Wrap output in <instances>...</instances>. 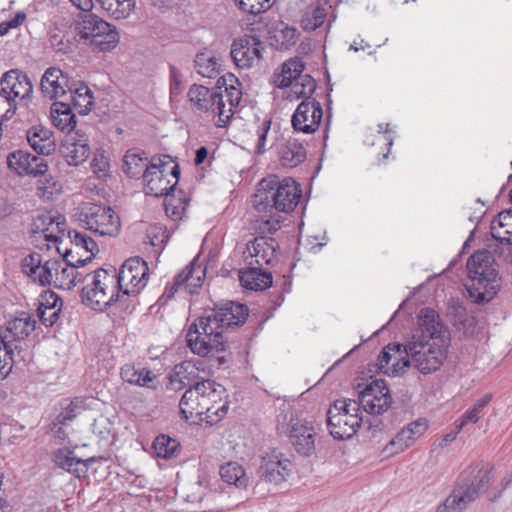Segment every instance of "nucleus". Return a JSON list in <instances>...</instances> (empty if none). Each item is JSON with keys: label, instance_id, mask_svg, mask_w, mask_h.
Listing matches in <instances>:
<instances>
[{"label": "nucleus", "instance_id": "6e6552de", "mask_svg": "<svg viewBox=\"0 0 512 512\" xmlns=\"http://www.w3.org/2000/svg\"><path fill=\"white\" fill-rule=\"evenodd\" d=\"M359 411V404L356 400H336L326 413L330 435L337 440L351 438L362 422Z\"/></svg>", "mask_w": 512, "mask_h": 512}, {"label": "nucleus", "instance_id": "9d476101", "mask_svg": "<svg viewBox=\"0 0 512 512\" xmlns=\"http://www.w3.org/2000/svg\"><path fill=\"white\" fill-rule=\"evenodd\" d=\"M77 35L101 52L110 51L119 42L115 26L95 14H85L76 24Z\"/></svg>", "mask_w": 512, "mask_h": 512}, {"label": "nucleus", "instance_id": "69168bd1", "mask_svg": "<svg viewBox=\"0 0 512 512\" xmlns=\"http://www.w3.org/2000/svg\"><path fill=\"white\" fill-rule=\"evenodd\" d=\"M108 419L105 417H100L96 419L92 424V432L97 434L100 438H106L109 434V429L107 428Z\"/></svg>", "mask_w": 512, "mask_h": 512}, {"label": "nucleus", "instance_id": "f3484780", "mask_svg": "<svg viewBox=\"0 0 512 512\" xmlns=\"http://www.w3.org/2000/svg\"><path fill=\"white\" fill-rule=\"evenodd\" d=\"M263 43L254 36L245 35L233 40L231 58L239 69H249L262 58Z\"/></svg>", "mask_w": 512, "mask_h": 512}, {"label": "nucleus", "instance_id": "4c0bfd02", "mask_svg": "<svg viewBox=\"0 0 512 512\" xmlns=\"http://www.w3.org/2000/svg\"><path fill=\"white\" fill-rule=\"evenodd\" d=\"M53 461L59 468L69 473H76L78 472V465L83 464L88 467V463L92 462L93 458L84 461L76 457L73 451L67 448H60L54 452Z\"/></svg>", "mask_w": 512, "mask_h": 512}, {"label": "nucleus", "instance_id": "72a5a7b5", "mask_svg": "<svg viewBox=\"0 0 512 512\" xmlns=\"http://www.w3.org/2000/svg\"><path fill=\"white\" fill-rule=\"evenodd\" d=\"M404 346L400 343L394 342L389 343L385 346L377 358L378 369L387 375H396L399 372H393L395 368L394 364L398 362V359L405 358Z\"/></svg>", "mask_w": 512, "mask_h": 512}, {"label": "nucleus", "instance_id": "4d7b16f0", "mask_svg": "<svg viewBox=\"0 0 512 512\" xmlns=\"http://www.w3.org/2000/svg\"><path fill=\"white\" fill-rule=\"evenodd\" d=\"M28 170H31L32 173H25V176H43L48 171V164L41 155L35 156L31 154V160H29Z\"/></svg>", "mask_w": 512, "mask_h": 512}, {"label": "nucleus", "instance_id": "e2e57ef3", "mask_svg": "<svg viewBox=\"0 0 512 512\" xmlns=\"http://www.w3.org/2000/svg\"><path fill=\"white\" fill-rule=\"evenodd\" d=\"M510 217L509 213H500L498 220H494L491 224V234L494 238L500 239L501 241H510V238L504 235H501V233L498 231V228L504 227L506 224L504 223V220L506 218Z\"/></svg>", "mask_w": 512, "mask_h": 512}, {"label": "nucleus", "instance_id": "864d4df0", "mask_svg": "<svg viewBox=\"0 0 512 512\" xmlns=\"http://www.w3.org/2000/svg\"><path fill=\"white\" fill-rule=\"evenodd\" d=\"M51 44L57 52H61L63 54L73 52L76 48L75 37H70L69 35H63L62 37L53 35L51 37Z\"/></svg>", "mask_w": 512, "mask_h": 512}, {"label": "nucleus", "instance_id": "3c124183", "mask_svg": "<svg viewBox=\"0 0 512 512\" xmlns=\"http://www.w3.org/2000/svg\"><path fill=\"white\" fill-rule=\"evenodd\" d=\"M17 109L16 102L0 89V120L7 121L13 117Z\"/></svg>", "mask_w": 512, "mask_h": 512}, {"label": "nucleus", "instance_id": "5fc2aeb1", "mask_svg": "<svg viewBox=\"0 0 512 512\" xmlns=\"http://www.w3.org/2000/svg\"><path fill=\"white\" fill-rule=\"evenodd\" d=\"M74 113H60L56 114V116L51 117L52 123L56 128H58L61 131L70 132L72 131L76 126V119H75Z\"/></svg>", "mask_w": 512, "mask_h": 512}, {"label": "nucleus", "instance_id": "c85d7f7f", "mask_svg": "<svg viewBox=\"0 0 512 512\" xmlns=\"http://www.w3.org/2000/svg\"><path fill=\"white\" fill-rule=\"evenodd\" d=\"M257 142L255 146V153L258 155L264 154L269 149L277 148L278 142L281 140L279 137V128L277 125L272 126L271 119H264L256 130Z\"/></svg>", "mask_w": 512, "mask_h": 512}, {"label": "nucleus", "instance_id": "20e7f679", "mask_svg": "<svg viewBox=\"0 0 512 512\" xmlns=\"http://www.w3.org/2000/svg\"><path fill=\"white\" fill-rule=\"evenodd\" d=\"M277 241L272 237L258 236L246 245L243 252L248 267L239 271L241 285L250 290H264L272 285V275L262 269L276 260Z\"/></svg>", "mask_w": 512, "mask_h": 512}, {"label": "nucleus", "instance_id": "39448f33", "mask_svg": "<svg viewBox=\"0 0 512 512\" xmlns=\"http://www.w3.org/2000/svg\"><path fill=\"white\" fill-rule=\"evenodd\" d=\"M469 283L466 285L469 297L477 304L492 300L499 291L500 279L495 258L487 250L476 251L467 261Z\"/></svg>", "mask_w": 512, "mask_h": 512}, {"label": "nucleus", "instance_id": "2f4dec72", "mask_svg": "<svg viewBox=\"0 0 512 512\" xmlns=\"http://www.w3.org/2000/svg\"><path fill=\"white\" fill-rule=\"evenodd\" d=\"M304 69L302 62L298 59H290L284 62L280 72L274 73L273 83L278 88H286L295 84L301 77Z\"/></svg>", "mask_w": 512, "mask_h": 512}, {"label": "nucleus", "instance_id": "c756f323", "mask_svg": "<svg viewBox=\"0 0 512 512\" xmlns=\"http://www.w3.org/2000/svg\"><path fill=\"white\" fill-rule=\"evenodd\" d=\"M121 378L124 382L139 387L155 389L156 375L149 369L136 368L133 364H125L121 367Z\"/></svg>", "mask_w": 512, "mask_h": 512}, {"label": "nucleus", "instance_id": "13d9d810", "mask_svg": "<svg viewBox=\"0 0 512 512\" xmlns=\"http://www.w3.org/2000/svg\"><path fill=\"white\" fill-rule=\"evenodd\" d=\"M42 264L41 255L38 253H33L28 255L23 260L22 269L23 272L29 276L30 278L37 272L38 267Z\"/></svg>", "mask_w": 512, "mask_h": 512}, {"label": "nucleus", "instance_id": "79ce46f5", "mask_svg": "<svg viewBox=\"0 0 512 512\" xmlns=\"http://www.w3.org/2000/svg\"><path fill=\"white\" fill-rule=\"evenodd\" d=\"M29 160H31V154L24 150L10 152L6 158L8 168L20 176H25V173H32L31 170H28Z\"/></svg>", "mask_w": 512, "mask_h": 512}, {"label": "nucleus", "instance_id": "f03ea898", "mask_svg": "<svg viewBox=\"0 0 512 512\" xmlns=\"http://www.w3.org/2000/svg\"><path fill=\"white\" fill-rule=\"evenodd\" d=\"M248 315V307L238 302L227 301L216 305L190 325L186 335L188 347L201 357L224 351L226 331L242 326Z\"/></svg>", "mask_w": 512, "mask_h": 512}, {"label": "nucleus", "instance_id": "b1692460", "mask_svg": "<svg viewBox=\"0 0 512 512\" xmlns=\"http://www.w3.org/2000/svg\"><path fill=\"white\" fill-rule=\"evenodd\" d=\"M70 83L68 76L61 69L50 67L41 78L40 89L49 99L65 97Z\"/></svg>", "mask_w": 512, "mask_h": 512}, {"label": "nucleus", "instance_id": "338daca9", "mask_svg": "<svg viewBox=\"0 0 512 512\" xmlns=\"http://www.w3.org/2000/svg\"><path fill=\"white\" fill-rule=\"evenodd\" d=\"M181 80L180 75L176 68H170V91L171 93L177 92L180 90Z\"/></svg>", "mask_w": 512, "mask_h": 512}, {"label": "nucleus", "instance_id": "dca6fc26", "mask_svg": "<svg viewBox=\"0 0 512 512\" xmlns=\"http://www.w3.org/2000/svg\"><path fill=\"white\" fill-rule=\"evenodd\" d=\"M70 248H62L57 246V251L62 255L63 262L87 264L91 262L96 253H98V245L88 235L74 231L69 233Z\"/></svg>", "mask_w": 512, "mask_h": 512}, {"label": "nucleus", "instance_id": "473e14b6", "mask_svg": "<svg viewBox=\"0 0 512 512\" xmlns=\"http://www.w3.org/2000/svg\"><path fill=\"white\" fill-rule=\"evenodd\" d=\"M68 94L73 106L78 109L80 114H87L91 110L93 94L87 85L71 81L67 90Z\"/></svg>", "mask_w": 512, "mask_h": 512}, {"label": "nucleus", "instance_id": "bb28decb", "mask_svg": "<svg viewBox=\"0 0 512 512\" xmlns=\"http://www.w3.org/2000/svg\"><path fill=\"white\" fill-rule=\"evenodd\" d=\"M36 324V320L29 313L22 312L18 317L8 322L2 339L21 345L20 341L27 338L35 330Z\"/></svg>", "mask_w": 512, "mask_h": 512}, {"label": "nucleus", "instance_id": "f704fd0d", "mask_svg": "<svg viewBox=\"0 0 512 512\" xmlns=\"http://www.w3.org/2000/svg\"><path fill=\"white\" fill-rule=\"evenodd\" d=\"M491 400L492 395L489 393L477 399L455 422L458 431L463 430L468 424H476L485 415L486 407Z\"/></svg>", "mask_w": 512, "mask_h": 512}, {"label": "nucleus", "instance_id": "603ef678", "mask_svg": "<svg viewBox=\"0 0 512 512\" xmlns=\"http://www.w3.org/2000/svg\"><path fill=\"white\" fill-rule=\"evenodd\" d=\"M186 204L187 203L182 199H177L174 195H170L165 198V212L169 217H172L173 219L180 218Z\"/></svg>", "mask_w": 512, "mask_h": 512}, {"label": "nucleus", "instance_id": "58836bf2", "mask_svg": "<svg viewBox=\"0 0 512 512\" xmlns=\"http://www.w3.org/2000/svg\"><path fill=\"white\" fill-rule=\"evenodd\" d=\"M101 8L114 19L127 18L135 8V0H96Z\"/></svg>", "mask_w": 512, "mask_h": 512}, {"label": "nucleus", "instance_id": "8fccbe9b", "mask_svg": "<svg viewBox=\"0 0 512 512\" xmlns=\"http://www.w3.org/2000/svg\"><path fill=\"white\" fill-rule=\"evenodd\" d=\"M301 83L298 81L293 85V92L296 96L303 97L304 99L311 98V94L314 92L316 88V83L313 78L309 75H305L300 77Z\"/></svg>", "mask_w": 512, "mask_h": 512}, {"label": "nucleus", "instance_id": "052dcab7", "mask_svg": "<svg viewBox=\"0 0 512 512\" xmlns=\"http://www.w3.org/2000/svg\"><path fill=\"white\" fill-rule=\"evenodd\" d=\"M61 188V184L54 180L53 177H45V180L41 181V185L39 186V190L42 191V195L44 197L60 193Z\"/></svg>", "mask_w": 512, "mask_h": 512}, {"label": "nucleus", "instance_id": "cd10ccee", "mask_svg": "<svg viewBox=\"0 0 512 512\" xmlns=\"http://www.w3.org/2000/svg\"><path fill=\"white\" fill-rule=\"evenodd\" d=\"M29 145L38 155H50L55 150L52 132L41 126H32L26 132Z\"/></svg>", "mask_w": 512, "mask_h": 512}, {"label": "nucleus", "instance_id": "c9c22d12", "mask_svg": "<svg viewBox=\"0 0 512 512\" xmlns=\"http://www.w3.org/2000/svg\"><path fill=\"white\" fill-rule=\"evenodd\" d=\"M194 63L197 73L203 77L216 78L221 72L219 59L211 51L198 53Z\"/></svg>", "mask_w": 512, "mask_h": 512}, {"label": "nucleus", "instance_id": "bf43d9fd", "mask_svg": "<svg viewBox=\"0 0 512 512\" xmlns=\"http://www.w3.org/2000/svg\"><path fill=\"white\" fill-rule=\"evenodd\" d=\"M61 312L60 308H49L45 309V311H42L41 309H37L38 317L41 321V323L46 327L53 326L59 319V315Z\"/></svg>", "mask_w": 512, "mask_h": 512}, {"label": "nucleus", "instance_id": "49530a36", "mask_svg": "<svg viewBox=\"0 0 512 512\" xmlns=\"http://www.w3.org/2000/svg\"><path fill=\"white\" fill-rule=\"evenodd\" d=\"M273 37L280 49H289L296 43L299 32L295 27L281 23Z\"/></svg>", "mask_w": 512, "mask_h": 512}, {"label": "nucleus", "instance_id": "4be33fe9", "mask_svg": "<svg viewBox=\"0 0 512 512\" xmlns=\"http://www.w3.org/2000/svg\"><path fill=\"white\" fill-rule=\"evenodd\" d=\"M289 439L294 449L303 456L311 455L315 450V431L310 422L291 419Z\"/></svg>", "mask_w": 512, "mask_h": 512}, {"label": "nucleus", "instance_id": "f257e3e1", "mask_svg": "<svg viewBox=\"0 0 512 512\" xmlns=\"http://www.w3.org/2000/svg\"><path fill=\"white\" fill-rule=\"evenodd\" d=\"M449 333L431 308L421 309L418 329L404 345L405 358L398 359L393 372L413 367L423 375L438 371L447 358Z\"/></svg>", "mask_w": 512, "mask_h": 512}, {"label": "nucleus", "instance_id": "6ab92c4d", "mask_svg": "<svg viewBox=\"0 0 512 512\" xmlns=\"http://www.w3.org/2000/svg\"><path fill=\"white\" fill-rule=\"evenodd\" d=\"M188 98L197 110L211 112L219 116V121L225 122L222 118L225 112V103L221 93L203 85L193 84L189 88Z\"/></svg>", "mask_w": 512, "mask_h": 512}, {"label": "nucleus", "instance_id": "a211bd4d", "mask_svg": "<svg viewBox=\"0 0 512 512\" xmlns=\"http://www.w3.org/2000/svg\"><path fill=\"white\" fill-rule=\"evenodd\" d=\"M322 116L321 104L314 98H307L297 106L292 116V126L297 132L311 134L318 129Z\"/></svg>", "mask_w": 512, "mask_h": 512}, {"label": "nucleus", "instance_id": "ddd939ff", "mask_svg": "<svg viewBox=\"0 0 512 512\" xmlns=\"http://www.w3.org/2000/svg\"><path fill=\"white\" fill-rule=\"evenodd\" d=\"M149 276L147 263L140 257L127 259L116 273L117 287L125 294H139L146 286Z\"/></svg>", "mask_w": 512, "mask_h": 512}, {"label": "nucleus", "instance_id": "0eeeda50", "mask_svg": "<svg viewBox=\"0 0 512 512\" xmlns=\"http://www.w3.org/2000/svg\"><path fill=\"white\" fill-rule=\"evenodd\" d=\"M196 370L190 362H182L175 365L173 374L170 376V383L174 389L187 387L179 403L180 412L186 420L194 415H203L202 401L200 400L202 395L201 391L197 390L200 386V377Z\"/></svg>", "mask_w": 512, "mask_h": 512}, {"label": "nucleus", "instance_id": "de8ad7c7", "mask_svg": "<svg viewBox=\"0 0 512 512\" xmlns=\"http://www.w3.org/2000/svg\"><path fill=\"white\" fill-rule=\"evenodd\" d=\"M327 16L326 9L317 6L311 12H307L301 20V26L306 31H314L319 28Z\"/></svg>", "mask_w": 512, "mask_h": 512}, {"label": "nucleus", "instance_id": "e433bc0d", "mask_svg": "<svg viewBox=\"0 0 512 512\" xmlns=\"http://www.w3.org/2000/svg\"><path fill=\"white\" fill-rule=\"evenodd\" d=\"M220 477L223 482L234 485L239 489H246L249 479L243 467L237 462H228L220 467Z\"/></svg>", "mask_w": 512, "mask_h": 512}, {"label": "nucleus", "instance_id": "a878e982", "mask_svg": "<svg viewBox=\"0 0 512 512\" xmlns=\"http://www.w3.org/2000/svg\"><path fill=\"white\" fill-rule=\"evenodd\" d=\"M90 146L86 139H76L73 135H68L61 144V153L67 164L78 166L82 164L90 155Z\"/></svg>", "mask_w": 512, "mask_h": 512}, {"label": "nucleus", "instance_id": "7ed1b4c3", "mask_svg": "<svg viewBox=\"0 0 512 512\" xmlns=\"http://www.w3.org/2000/svg\"><path fill=\"white\" fill-rule=\"evenodd\" d=\"M258 186L253 197V206L259 214L269 216L262 220L259 228L263 232L274 233L279 229L280 221L273 217V212L293 211L302 197L301 187L290 177L280 179L275 175L262 179Z\"/></svg>", "mask_w": 512, "mask_h": 512}, {"label": "nucleus", "instance_id": "5701e85b", "mask_svg": "<svg viewBox=\"0 0 512 512\" xmlns=\"http://www.w3.org/2000/svg\"><path fill=\"white\" fill-rule=\"evenodd\" d=\"M428 429V421L419 418L403 427L385 446L387 456L397 454L408 448L416 439L424 435Z\"/></svg>", "mask_w": 512, "mask_h": 512}, {"label": "nucleus", "instance_id": "ea45409f", "mask_svg": "<svg viewBox=\"0 0 512 512\" xmlns=\"http://www.w3.org/2000/svg\"><path fill=\"white\" fill-rule=\"evenodd\" d=\"M140 152L127 151L123 158V171L130 177L138 179L146 170L147 164Z\"/></svg>", "mask_w": 512, "mask_h": 512}, {"label": "nucleus", "instance_id": "aec40b11", "mask_svg": "<svg viewBox=\"0 0 512 512\" xmlns=\"http://www.w3.org/2000/svg\"><path fill=\"white\" fill-rule=\"evenodd\" d=\"M291 471V461L282 453L273 451L262 457L258 473L262 480L278 485L287 480Z\"/></svg>", "mask_w": 512, "mask_h": 512}, {"label": "nucleus", "instance_id": "7c9ffc66", "mask_svg": "<svg viewBox=\"0 0 512 512\" xmlns=\"http://www.w3.org/2000/svg\"><path fill=\"white\" fill-rule=\"evenodd\" d=\"M202 276H204V271L200 266L197 268L193 267L192 265L187 266L182 272L175 276L173 285L169 288H166L162 298H172L175 292L182 285H185L186 287H199L201 285Z\"/></svg>", "mask_w": 512, "mask_h": 512}, {"label": "nucleus", "instance_id": "0e129e2a", "mask_svg": "<svg viewBox=\"0 0 512 512\" xmlns=\"http://www.w3.org/2000/svg\"><path fill=\"white\" fill-rule=\"evenodd\" d=\"M235 4L243 12H248L252 15H257L263 10V3L257 2L256 4L250 3V0H234Z\"/></svg>", "mask_w": 512, "mask_h": 512}, {"label": "nucleus", "instance_id": "f8f14e48", "mask_svg": "<svg viewBox=\"0 0 512 512\" xmlns=\"http://www.w3.org/2000/svg\"><path fill=\"white\" fill-rule=\"evenodd\" d=\"M200 400L204 419L210 425L219 422L228 412L229 401L225 387L214 380L200 378Z\"/></svg>", "mask_w": 512, "mask_h": 512}, {"label": "nucleus", "instance_id": "c03bdc74", "mask_svg": "<svg viewBox=\"0 0 512 512\" xmlns=\"http://www.w3.org/2000/svg\"><path fill=\"white\" fill-rule=\"evenodd\" d=\"M178 446L179 443L175 439L164 434L157 436L152 443L155 455L163 459L173 457Z\"/></svg>", "mask_w": 512, "mask_h": 512}, {"label": "nucleus", "instance_id": "09e8293b", "mask_svg": "<svg viewBox=\"0 0 512 512\" xmlns=\"http://www.w3.org/2000/svg\"><path fill=\"white\" fill-rule=\"evenodd\" d=\"M81 406L75 402L71 401L63 410L56 416L53 426L56 428L59 426V428L56 430V433L58 436L62 433L61 426L67 425L71 421H73L76 416L80 413Z\"/></svg>", "mask_w": 512, "mask_h": 512}, {"label": "nucleus", "instance_id": "a19ab883", "mask_svg": "<svg viewBox=\"0 0 512 512\" xmlns=\"http://www.w3.org/2000/svg\"><path fill=\"white\" fill-rule=\"evenodd\" d=\"M60 267L61 262L59 260H47L38 267L37 272L31 278L42 286L54 284L55 273Z\"/></svg>", "mask_w": 512, "mask_h": 512}, {"label": "nucleus", "instance_id": "a18cd8bd", "mask_svg": "<svg viewBox=\"0 0 512 512\" xmlns=\"http://www.w3.org/2000/svg\"><path fill=\"white\" fill-rule=\"evenodd\" d=\"M138 294H125L124 289L115 290L113 296V302H110L108 308H114L115 310H119L125 314H131L137 305V297Z\"/></svg>", "mask_w": 512, "mask_h": 512}, {"label": "nucleus", "instance_id": "412c9836", "mask_svg": "<svg viewBox=\"0 0 512 512\" xmlns=\"http://www.w3.org/2000/svg\"><path fill=\"white\" fill-rule=\"evenodd\" d=\"M2 91L8 96L28 103L33 94V85L28 75L19 69H11L5 72L0 79Z\"/></svg>", "mask_w": 512, "mask_h": 512}, {"label": "nucleus", "instance_id": "9b49d317", "mask_svg": "<svg viewBox=\"0 0 512 512\" xmlns=\"http://www.w3.org/2000/svg\"><path fill=\"white\" fill-rule=\"evenodd\" d=\"M82 226L100 236H116L120 231V219L109 206L85 203L79 212Z\"/></svg>", "mask_w": 512, "mask_h": 512}, {"label": "nucleus", "instance_id": "774afa93", "mask_svg": "<svg viewBox=\"0 0 512 512\" xmlns=\"http://www.w3.org/2000/svg\"><path fill=\"white\" fill-rule=\"evenodd\" d=\"M64 114V113H73L70 104L65 102H55L51 107V117L56 116V114Z\"/></svg>", "mask_w": 512, "mask_h": 512}, {"label": "nucleus", "instance_id": "393cba45", "mask_svg": "<svg viewBox=\"0 0 512 512\" xmlns=\"http://www.w3.org/2000/svg\"><path fill=\"white\" fill-rule=\"evenodd\" d=\"M276 153L283 167L294 168L304 162L307 153L303 144L297 139L281 137L277 144Z\"/></svg>", "mask_w": 512, "mask_h": 512}, {"label": "nucleus", "instance_id": "680f3d73", "mask_svg": "<svg viewBox=\"0 0 512 512\" xmlns=\"http://www.w3.org/2000/svg\"><path fill=\"white\" fill-rule=\"evenodd\" d=\"M53 222H54V219L50 215H47V214L39 215L33 223V226H34L33 231L34 232L41 231L43 233L44 238L47 239L48 238L47 224L51 225V224H53Z\"/></svg>", "mask_w": 512, "mask_h": 512}, {"label": "nucleus", "instance_id": "423d86ee", "mask_svg": "<svg viewBox=\"0 0 512 512\" xmlns=\"http://www.w3.org/2000/svg\"><path fill=\"white\" fill-rule=\"evenodd\" d=\"M490 481V470L475 466L463 471L450 494L437 506L435 512H466L487 491Z\"/></svg>", "mask_w": 512, "mask_h": 512}, {"label": "nucleus", "instance_id": "4468645a", "mask_svg": "<svg viewBox=\"0 0 512 512\" xmlns=\"http://www.w3.org/2000/svg\"><path fill=\"white\" fill-rule=\"evenodd\" d=\"M171 157L164 155L163 160L158 159V162H152L143 173V180L146 187V193L154 197L170 196L169 192L174 191L177 180L171 183L167 178L168 170L167 165L170 163Z\"/></svg>", "mask_w": 512, "mask_h": 512}, {"label": "nucleus", "instance_id": "37998d69", "mask_svg": "<svg viewBox=\"0 0 512 512\" xmlns=\"http://www.w3.org/2000/svg\"><path fill=\"white\" fill-rule=\"evenodd\" d=\"M65 263V266L60 267V269L55 273L54 286L60 289L70 290L75 286V279L77 278L74 273V267H84L86 264L80 263Z\"/></svg>", "mask_w": 512, "mask_h": 512}, {"label": "nucleus", "instance_id": "2eb2a0df", "mask_svg": "<svg viewBox=\"0 0 512 512\" xmlns=\"http://www.w3.org/2000/svg\"><path fill=\"white\" fill-rule=\"evenodd\" d=\"M359 410L362 408L365 412L372 415H380L386 412L392 403L389 389L382 379H376L370 382L359 393Z\"/></svg>", "mask_w": 512, "mask_h": 512}, {"label": "nucleus", "instance_id": "6e6d98bb", "mask_svg": "<svg viewBox=\"0 0 512 512\" xmlns=\"http://www.w3.org/2000/svg\"><path fill=\"white\" fill-rule=\"evenodd\" d=\"M52 307H62V300L55 292L51 290H46L43 293H41L39 297V304L37 309L45 311V309H49Z\"/></svg>", "mask_w": 512, "mask_h": 512}, {"label": "nucleus", "instance_id": "1a4fd4ad", "mask_svg": "<svg viewBox=\"0 0 512 512\" xmlns=\"http://www.w3.org/2000/svg\"><path fill=\"white\" fill-rule=\"evenodd\" d=\"M117 289L116 269H98L92 273L91 282L82 288V302L95 311H105Z\"/></svg>", "mask_w": 512, "mask_h": 512}]
</instances>
